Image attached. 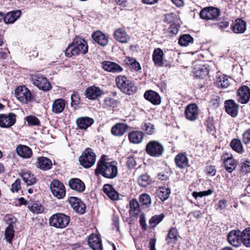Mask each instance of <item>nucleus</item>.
I'll list each match as a JSON object with an SVG mask.
<instances>
[{"mask_svg": "<svg viewBox=\"0 0 250 250\" xmlns=\"http://www.w3.org/2000/svg\"><path fill=\"white\" fill-rule=\"evenodd\" d=\"M118 172V168L115 162H108L105 155L102 156L98 162L95 173L100 174L107 178L113 179L117 176Z\"/></svg>", "mask_w": 250, "mask_h": 250, "instance_id": "1", "label": "nucleus"}, {"mask_svg": "<svg viewBox=\"0 0 250 250\" xmlns=\"http://www.w3.org/2000/svg\"><path fill=\"white\" fill-rule=\"evenodd\" d=\"M88 51V45L83 39L76 37L73 42L68 45L65 50V55L68 57H71L74 55L79 54H85Z\"/></svg>", "mask_w": 250, "mask_h": 250, "instance_id": "2", "label": "nucleus"}, {"mask_svg": "<svg viewBox=\"0 0 250 250\" xmlns=\"http://www.w3.org/2000/svg\"><path fill=\"white\" fill-rule=\"evenodd\" d=\"M115 82L117 87L125 93L131 95L137 91L134 84L125 76H118Z\"/></svg>", "mask_w": 250, "mask_h": 250, "instance_id": "3", "label": "nucleus"}, {"mask_svg": "<svg viewBox=\"0 0 250 250\" xmlns=\"http://www.w3.org/2000/svg\"><path fill=\"white\" fill-rule=\"evenodd\" d=\"M70 217L63 213H56L51 216L49 224L56 228L63 229L67 226Z\"/></svg>", "mask_w": 250, "mask_h": 250, "instance_id": "4", "label": "nucleus"}, {"mask_svg": "<svg viewBox=\"0 0 250 250\" xmlns=\"http://www.w3.org/2000/svg\"><path fill=\"white\" fill-rule=\"evenodd\" d=\"M96 155L90 148H87L79 158L80 164L85 168H89L94 165Z\"/></svg>", "mask_w": 250, "mask_h": 250, "instance_id": "5", "label": "nucleus"}, {"mask_svg": "<svg viewBox=\"0 0 250 250\" xmlns=\"http://www.w3.org/2000/svg\"><path fill=\"white\" fill-rule=\"evenodd\" d=\"M15 95L17 99L23 104H27L34 99L33 95L25 86H18L15 90Z\"/></svg>", "mask_w": 250, "mask_h": 250, "instance_id": "6", "label": "nucleus"}, {"mask_svg": "<svg viewBox=\"0 0 250 250\" xmlns=\"http://www.w3.org/2000/svg\"><path fill=\"white\" fill-rule=\"evenodd\" d=\"M146 153L152 157H159L164 151L163 146L158 141H151L149 142L146 147Z\"/></svg>", "mask_w": 250, "mask_h": 250, "instance_id": "7", "label": "nucleus"}, {"mask_svg": "<svg viewBox=\"0 0 250 250\" xmlns=\"http://www.w3.org/2000/svg\"><path fill=\"white\" fill-rule=\"evenodd\" d=\"M32 83L43 91H47L51 89V84L47 79L39 74H34L31 76Z\"/></svg>", "mask_w": 250, "mask_h": 250, "instance_id": "8", "label": "nucleus"}, {"mask_svg": "<svg viewBox=\"0 0 250 250\" xmlns=\"http://www.w3.org/2000/svg\"><path fill=\"white\" fill-rule=\"evenodd\" d=\"M220 14V10L215 7H207L203 8L200 12L201 19L206 20H214Z\"/></svg>", "mask_w": 250, "mask_h": 250, "instance_id": "9", "label": "nucleus"}, {"mask_svg": "<svg viewBox=\"0 0 250 250\" xmlns=\"http://www.w3.org/2000/svg\"><path fill=\"white\" fill-rule=\"evenodd\" d=\"M50 189L53 195L58 199L62 198L65 195V187L59 180L52 181L50 184Z\"/></svg>", "mask_w": 250, "mask_h": 250, "instance_id": "10", "label": "nucleus"}, {"mask_svg": "<svg viewBox=\"0 0 250 250\" xmlns=\"http://www.w3.org/2000/svg\"><path fill=\"white\" fill-rule=\"evenodd\" d=\"M185 115L186 119L191 122L196 121L199 115V109L195 104H188L185 111Z\"/></svg>", "mask_w": 250, "mask_h": 250, "instance_id": "11", "label": "nucleus"}, {"mask_svg": "<svg viewBox=\"0 0 250 250\" xmlns=\"http://www.w3.org/2000/svg\"><path fill=\"white\" fill-rule=\"evenodd\" d=\"M16 122V115L13 113L7 114H0V127L9 128L13 125Z\"/></svg>", "mask_w": 250, "mask_h": 250, "instance_id": "12", "label": "nucleus"}, {"mask_svg": "<svg viewBox=\"0 0 250 250\" xmlns=\"http://www.w3.org/2000/svg\"><path fill=\"white\" fill-rule=\"evenodd\" d=\"M237 100L242 104L247 103L250 99V89L246 85H243L237 90Z\"/></svg>", "mask_w": 250, "mask_h": 250, "instance_id": "13", "label": "nucleus"}, {"mask_svg": "<svg viewBox=\"0 0 250 250\" xmlns=\"http://www.w3.org/2000/svg\"><path fill=\"white\" fill-rule=\"evenodd\" d=\"M103 90L99 87L91 86L87 88L85 91V95L90 100H95L103 94Z\"/></svg>", "mask_w": 250, "mask_h": 250, "instance_id": "14", "label": "nucleus"}, {"mask_svg": "<svg viewBox=\"0 0 250 250\" xmlns=\"http://www.w3.org/2000/svg\"><path fill=\"white\" fill-rule=\"evenodd\" d=\"M93 40L100 45L105 46L108 43L109 36L101 31H97L91 35Z\"/></svg>", "mask_w": 250, "mask_h": 250, "instance_id": "15", "label": "nucleus"}, {"mask_svg": "<svg viewBox=\"0 0 250 250\" xmlns=\"http://www.w3.org/2000/svg\"><path fill=\"white\" fill-rule=\"evenodd\" d=\"M68 201L73 209L80 214H83L85 211V206L83 203L79 198L70 197Z\"/></svg>", "mask_w": 250, "mask_h": 250, "instance_id": "16", "label": "nucleus"}, {"mask_svg": "<svg viewBox=\"0 0 250 250\" xmlns=\"http://www.w3.org/2000/svg\"><path fill=\"white\" fill-rule=\"evenodd\" d=\"M228 240L232 246L238 247L241 243V232L239 230H231L228 235Z\"/></svg>", "mask_w": 250, "mask_h": 250, "instance_id": "17", "label": "nucleus"}, {"mask_svg": "<svg viewBox=\"0 0 250 250\" xmlns=\"http://www.w3.org/2000/svg\"><path fill=\"white\" fill-rule=\"evenodd\" d=\"M233 80L224 74H220L217 76L215 84L219 88L223 89L229 87L232 83Z\"/></svg>", "mask_w": 250, "mask_h": 250, "instance_id": "18", "label": "nucleus"}, {"mask_svg": "<svg viewBox=\"0 0 250 250\" xmlns=\"http://www.w3.org/2000/svg\"><path fill=\"white\" fill-rule=\"evenodd\" d=\"M174 161L176 166L181 168L184 169L190 166L189 160L185 153H179L175 158Z\"/></svg>", "mask_w": 250, "mask_h": 250, "instance_id": "19", "label": "nucleus"}, {"mask_svg": "<svg viewBox=\"0 0 250 250\" xmlns=\"http://www.w3.org/2000/svg\"><path fill=\"white\" fill-rule=\"evenodd\" d=\"M224 105L226 112L232 117H236L238 114V105L233 100L225 102Z\"/></svg>", "mask_w": 250, "mask_h": 250, "instance_id": "20", "label": "nucleus"}, {"mask_svg": "<svg viewBox=\"0 0 250 250\" xmlns=\"http://www.w3.org/2000/svg\"><path fill=\"white\" fill-rule=\"evenodd\" d=\"M152 60L156 66L158 67L163 66L165 55L161 49L157 48L154 50L152 54Z\"/></svg>", "mask_w": 250, "mask_h": 250, "instance_id": "21", "label": "nucleus"}, {"mask_svg": "<svg viewBox=\"0 0 250 250\" xmlns=\"http://www.w3.org/2000/svg\"><path fill=\"white\" fill-rule=\"evenodd\" d=\"M89 247L93 250H102V241L99 236L95 234H91L88 240Z\"/></svg>", "mask_w": 250, "mask_h": 250, "instance_id": "22", "label": "nucleus"}, {"mask_svg": "<svg viewBox=\"0 0 250 250\" xmlns=\"http://www.w3.org/2000/svg\"><path fill=\"white\" fill-rule=\"evenodd\" d=\"M102 67L105 70L112 73H120L123 70V68L120 65L109 61L103 62Z\"/></svg>", "mask_w": 250, "mask_h": 250, "instance_id": "23", "label": "nucleus"}, {"mask_svg": "<svg viewBox=\"0 0 250 250\" xmlns=\"http://www.w3.org/2000/svg\"><path fill=\"white\" fill-rule=\"evenodd\" d=\"M145 98L154 105L161 103V98L158 93L153 90L146 91L144 94Z\"/></svg>", "mask_w": 250, "mask_h": 250, "instance_id": "24", "label": "nucleus"}, {"mask_svg": "<svg viewBox=\"0 0 250 250\" xmlns=\"http://www.w3.org/2000/svg\"><path fill=\"white\" fill-rule=\"evenodd\" d=\"M36 165L42 170H47L52 167V163L51 160L46 157H40L37 158Z\"/></svg>", "mask_w": 250, "mask_h": 250, "instance_id": "25", "label": "nucleus"}, {"mask_svg": "<svg viewBox=\"0 0 250 250\" xmlns=\"http://www.w3.org/2000/svg\"><path fill=\"white\" fill-rule=\"evenodd\" d=\"M247 24L242 19H237L235 21L233 25H231L232 31L236 34L244 33L246 30Z\"/></svg>", "mask_w": 250, "mask_h": 250, "instance_id": "26", "label": "nucleus"}, {"mask_svg": "<svg viewBox=\"0 0 250 250\" xmlns=\"http://www.w3.org/2000/svg\"><path fill=\"white\" fill-rule=\"evenodd\" d=\"M70 188L77 192H82L85 189V185L84 183L78 178H72L69 180L68 182Z\"/></svg>", "mask_w": 250, "mask_h": 250, "instance_id": "27", "label": "nucleus"}, {"mask_svg": "<svg viewBox=\"0 0 250 250\" xmlns=\"http://www.w3.org/2000/svg\"><path fill=\"white\" fill-rule=\"evenodd\" d=\"M16 151L19 156L25 159L31 157L32 151L31 149L25 145H20L16 148Z\"/></svg>", "mask_w": 250, "mask_h": 250, "instance_id": "28", "label": "nucleus"}, {"mask_svg": "<svg viewBox=\"0 0 250 250\" xmlns=\"http://www.w3.org/2000/svg\"><path fill=\"white\" fill-rule=\"evenodd\" d=\"M128 126L124 123H117L111 128V133L117 136H122L127 130Z\"/></svg>", "mask_w": 250, "mask_h": 250, "instance_id": "29", "label": "nucleus"}, {"mask_svg": "<svg viewBox=\"0 0 250 250\" xmlns=\"http://www.w3.org/2000/svg\"><path fill=\"white\" fill-rule=\"evenodd\" d=\"M21 12L20 10L14 11L7 13L5 15H3V20L6 24H11L15 22L21 16Z\"/></svg>", "mask_w": 250, "mask_h": 250, "instance_id": "30", "label": "nucleus"}, {"mask_svg": "<svg viewBox=\"0 0 250 250\" xmlns=\"http://www.w3.org/2000/svg\"><path fill=\"white\" fill-rule=\"evenodd\" d=\"M93 123V119L87 117H80L76 120L77 125L79 128L81 129H86Z\"/></svg>", "mask_w": 250, "mask_h": 250, "instance_id": "31", "label": "nucleus"}, {"mask_svg": "<svg viewBox=\"0 0 250 250\" xmlns=\"http://www.w3.org/2000/svg\"><path fill=\"white\" fill-rule=\"evenodd\" d=\"M114 36L117 41L122 43H126L130 39L125 31L123 28H119L115 30Z\"/></svg>", "mask_w": 250, "mask_h": 250, "instance_id": "32", "label": "nucleus"}, {"mask_svg": "<svg viewBox=\"0 0 250 250\" xmlns=\"http://www.w3.org/2000/svg\"><path fill=\"white\" fill-rule=\"evenodd\" d=\"M24 182L28 185L31 186L37 182L35 176L28 170H23L21 173Z\"/></svg>", "mask_w": 250, "mask_h": 250, "instance_id": "33", "label": "nucleus"}, {"mask_svg": "<svg viewBox=\"0 0 250 250\" xmlns=\"http://www.w3.org/2000/svg\"><path fill=\"white\" fill-rule=\"evenodd\" d=\"M104 192L112 200H117L119 198L118 193L114 189L112 186L110 184H105L103 187Z\"/></svg>", "mask_w": 250, "mask_h": 250, "instance_id": "34", "label": "nucleus"}, {"mask_svg": "<svg viewBox=\"0 0 250 250\" xmlns=\"http://www.w3.org/2000/svg\"><path fill=\"white\" fill-rule=\"evenodd\" d=\"M144 134L140 131H132L128 134L130 142L133 144L141 143L144 138Z\"/></svg>", "mask_w": 250, "mask_h": 250, "instance_id": "35", "label": "nucleus"}, {"mask_svg": "<svg viewBox=\"0 0 250 250\" xmlns=\"http://www.w3.org/2000/svg\"><path fill=\"white\" fill-rule=\"evenodd\" d=\"M65 106V102L63 99H56L52 104V111L56 114L60 113L63 111Z\"/></svg>", "mask_w": 250, "mask_h": 250, "instance_id": "36", "label": "nucleus"}, {"mask_svg": "<svg viewBox=\"0 0 250 250\" xmlns=\"http://www.w3.org/2000/svg\"><path fill=\"white\" fill-rule=\"evenodd\" d=\"M227 157L224 156L225 160L224 164L226 170L229 172H231L236 167V162L231 156L227 155Z\"/></svg>", "mask_w": 250, "mask_h": 250, "instance_id": "37", "label": "nucleus"}, {"mask_svg": "<svg viewBox=\"0 0 250 250\" xmlns=\"http://www.w3.org/2000/svg\"><path fill=\"white\" fill-rule=\"evenodd\" d=\"M230 146L233 150L238 153L242 154L244 152L241 140L239 139H234L230 143Z\"/></svg>", "mask_w": 250, "mask_h": 250, "instance_id": "38", "label": "nucleus"}, {"mask_svg": "<svg viewBox=\"0 0 250 250\" xmlns=\"http://www.w3.org/2000/svg\"><path fill=\"white\" fill-rule=\"evenodd\" d=\"M124 61L129 68L133 69L135 71H138L141 69V66L139 62L133 58L126 57Z\"/></svg>", "mask_w": 250, "mask_h": 250, "instance_id": "39", "label": "nucleus"}, {"mask_svg": "<svg viewBox=\"0 0 250 250\" xmlns=\"http://www.w3.org/2000/svg\"><path fill=\"white\" fill-rule=\"evenodd\" d=\"M193 38L189 34H184L179 39L178 43L180 46H187L193 43Z\"/></svg>", "mask_w": 250, "mask_h": 250, "instance_id": "40", "label": "nucleus"}, {"mask_svg": "<svg viewBox=\"0 0 250 250\" xmlns=\"http://www.w3.org/2000/svg\"><path fill=\"white\" fill-rule=\"evenodd\" d=\"M157 195L162 201L167 200L169 196L170 190L166 187L160 188L157 191Z\"/></svg>", "mask_w": 250, "mask_h": 250, "instance_id": "41", "label": "nucleus"}, {"mask_svg": "<svg viewBox=\"0 0 250 250\" xmlns=\"http://www.w3.org/2000/svg\"><path fill=\"white\" fill-rule=\"evenodd\" d=\"M29 209L34 213L39 214L43 212L44 207L40 203H34L28 204Z\"/></svg>", "mask_w": 250, "mask_h": 250, "instance_id": "42", "label": "nucleus"}, {"mask_svg": "<svg viewBox=\"0 0 250 250\" xmlns=\"http://www.w3.org/2000/svg\"><path fill=\"white\" fill-rule=\"evenodd\" d=\"M241 240L244 245L250 247V228L246 229L241 232Z\"/></svg>", "mask_w": 250, "mask_h": 250, "instance_id": "43", "label": "nucleus"}, {"mask_svg": "<svg viewBox=\"0 0 250 250\" xmlns=\"http://www.w3.org/2000/svg\"><path fill=\"white\" fill-rule=\"evenodd\" d=\"M14 232L13 226L11 225H9L5 229L4 238L9 243H12L14 236Z\"/></svg>", "mask_w": 250, "mask_h": 250, "instance_id": "44", "label": "nucleus"}, {"mask_svg": "<svg viewBox=\"0 0 250 250\" xmlns=\"http://www.w3.org/2000/svg\"><path fill=\"white\" fill-rule=\"evenodd\" d=\"M139 201L142 206H144L146 208H149L151 204L150 197L146 193H143L140 195Z\"/></svg>", "mask_w": 250, "mask_h": 250, "instance_id": "45", "label": "nucleus"}, {"mask_svg": "<svg viewBox=\"0 0 250 250\" xmlns=\"http://www.w3.org/2000/svg\"><path fill=\"white\" fill-rule=\"evenodd\" d=\"M138 182L140 186L146 187L151 183V179L147 174H144L138 178Z\"/></svg>", "mask_w": 250, "mask_h": 250, "instance_id": "46", "label": "nucleus"}, {"mask_svg": "<svg viewBox=\"0 0 250 250\" xmlns=\"http://www.w3.org/2000/svg\"><path fill=\"white\" fill-rule=\"evenodd\" d=\"M130 213L133 216L138 214L139 209V205L136 200L132 199L130 202Z\"/></svg>", "mask_w": 250, "mask_h": 250, "instance_id": "47", "label": "nucleus"}, {"mask_svg": "<svg viewBox=\"0 0 250 250\" xmlns=\"http://www.w3.org/2000/svg\"><path fill=\"white\" fill-rule=\"evenodd\" d=\"M164 218V215L163 214L155 215L151 218L149 221V223L151 227L154 228L163 220Z\"/></svg>", "mask_w": 250, "mask_h": 250, "instance_id": "48", "label": "nucleus"}, {"mask_svg": "<svg viewBox=\"0 0 250 250\" xmlns=\"http://www.w3.org/2000/svg\"><path fill=\"white\" fill-rule=\"evenodd\" d=\"M194 73L196 77L202 79L208 74V70L205 66H201Z\"/></svg>", "mask_w": 250, "mask_h": 250, "instance_id": "49", "label": "nucleus"}, {"mask_svg": "<svg viewBox=\"0 0 250 250\" xmlns=\"http://www.w3.org/2000/svg\"><path fill=\"white\" fill-rule=\"evenodd\" d=\"M141 128L148 135H151L155 132L154 125L150 123H145L142 124Z\"/></svg>", "mask_w": 250, "mask_h": 250, "instance_id": "50", "label": "nucleus"}, {"mask_svg": "<svg viewBox=\"0 0 250 250\" xmlns=\"http://www.w3.org/2000/svg\"><path fill=\"white\" fill-rule=\"evenodd\" d=\"M117 104L116 100L111 97H106L103 101V105L104 108H108L116 106Z\"/></svg>", "mask_w": 250, "mask_h": 250, "instance_id": "51", "label": "nucleus"}, {"mask_svg": "<svg viewBox=\"0 0 250 250\" xmlns=\"http://www.w3.org/2000/svg\"><path fill=\"white\" fill-rule=\"evenodd\" d=\"M25 120L28 124L30 125L39 126L40 125L39 119L34 116H28L26 117Z\"/></svg>", "mask_w": 250, "mask_h": 250, "instance_id": "52", "label": "nucleus"}, {"mask_svg": "<svg viewBox=\"0 0 250 250\" xmlns=\"http://www.w3.org/2000/svg\"><path fill=\"white\" fill-rule=\"evenodd\" d=\"M213 119L212 117H208L207 120L206 125L207 127V131L209 133H213L215 131V127L214 125Z\"/></svg>", "mask_w": 250, "mask_h": 250, "instance_id": "53", "label": "nucleus"}, {"mask_svg": "<svg viewBox=\"0 0 250 250\" xmlns=\"http://www.w3.org/2000/svg\"><path fill=\"white\" fill-rule=\"evenodd\" d=\"M212 193V190L208 189V190L206 191L200 192L194 191L192 192V195L195 199H197L198 197H202L203 196L209 195L211 194Z\"/></svg>", "mask_w": 250, "mask_h": 250, "instance_id": "54", "label": "nucleus"}, {"mask_svg": "<svg viewBox=\"0 0 250 250\" xmlns=\"http://www.w3.org/2000/svg\"><path fill=\"white\" fill-rule=\"evenodd\" d=\"M167 238L169 239H173L174 240H177L178 230L176 228L172 227L169 229L167 235Z\"/></svg>", "mask_w": 250, "mask_h": 250, "instance_id": "55", "label": "nucleus"}, {"mask_svg": "<svg viewBox=\"0 0 250 250\" xmlns=\"http://www.w3.org/2000/svg\"><path fill=\"white\" fill-rule=\"evenodd\" d=\"M242 141L247 145L250 144V128L247 129L242 134Z\"/></svg>", "mask_w": 250, "mask_h": 250, "instance_id": "56", "label": "nucleus"}, {"mask_svg": "<svg viewBox=\"0 0 250 250\" xmlns=\"http://www.w3.org/2000/svg\"><path fill=\"white\" fill-rule=\"evenodd\" d=\"M241 172L243 173L247 174L250 172V161H246L241 163Z\"/></svg>", "mask_w": 250, "mask_h": 250, "instance_id": "57", "label": "nucleus"}, {"mask_svg": "<svg viewBox=\"0 0 250 250\" xmlns=\"http://www.w3.org/2000/svg\"><path fill=\"white\" fill-rule=\"evenodd\" d=\"M80 102V98L79 95L77 93H74L71 95V105L72 106H77Z\"/></svg>", "mask_w": 250, "mask_h": 250, "instance_id": "58", "label": "nucleus"}, {"mask_svg": "<svg viewBox=\"0 0 250 250\" xmlns=\"http://www.w3.org/2000/svg\"><path fill=\"white\" fill-rule=\"evenodd\" d=\"M21 189V181L17 179L12 185L11 190L12 192H17Z\"/></svg>", "mask_w": 250, "mask_h": 250, "instance_id": "59", "label": "nucleus"}, {"mask_svg": "<svg viewBox=\"0 0 250 250\" xmlns=\"http://www.w3.org/2000/svg\"><path fill=\"white\" fill-rule=\"evenodd\" d=\"M227 201L226 200H220L216 205L217 209L222 210L226 208Z\"/></svg>", "mask_w": 250, "mask_h": 250, "instance_id": "60", "label": "nucleus"}, {"mask_svg": "<svg viewBox=\"0 0 250 250\" xmlns=\"http://www.w3.org/2000/svg\"><path fill=\"white\" fill-rule=\"evenodd\" d=\"M126 165L129 168H132L134 167L136 165V163L134 158L133 157L128 158L127 161Z\"/></svg>", "mask_w": 250, "mask_h": 250, "instance_id": "61", "label": "nucleus"}, {"mask_svg": "<svg viewBox=\"0 0 250 250\" xmlns=\"http://www.w3.org/2000/svg\"><path fill=\"white\" fill-rule=\"evenodd\" d=\"M168 31L171 35H176L179 31L178 28L175 24H172L168 29Z\"/></svg>", "mask_w": 250, "mask_h": 250, "instance_id": "62", "label": "nucleus"}, {"mask_svg": "<svg viewBox=\"0 0 250 250\" xmlns=\"http://www.w3.org/2000/svg\"><path fill=\"white\" fill-rule=\"evenodd\" d=\"M139 222L141 226L144 230L146 229V218L144 214H142L140 217Z\"/></svg>", "mask_w": 250, "mask_h": 250, "instance_id": "63", "label": "nucleus"}, {"mask_svg": "<svg viewBox=\"0 0 250 250\" xmlns=\"http://www.w3.org/2000/svg\"><path fill=\"white\" fill-rule=\"evenodd\" d=\"M192 215L195 218L199 219L202 216V213L200 210H195L191 211L188 214V216Z\"/></svg>", "mask_w": 250, "mask_h": 250, "instance_id": "64", "label": "nucleus"}]
</instances>
